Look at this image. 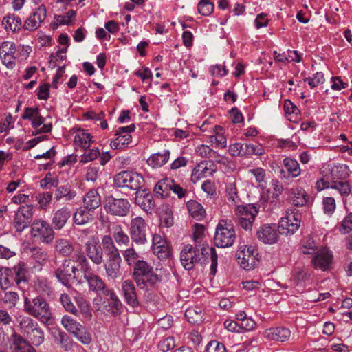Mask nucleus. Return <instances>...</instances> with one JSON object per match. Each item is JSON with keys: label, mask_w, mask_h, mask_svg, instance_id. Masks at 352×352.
<instances>
[{"label": "nucleus", "mask_w": 352, "mask_h": 352, "mask_svg": "<svg viewBox=\"0 0 352 352\" xmlns=\"http://www.w3.org/2000/svg\"><path fill=\"white\" fill-rule=\"evenodd\" d=\"M24 311L43 323H50L52 320V313L50 305L41 296L32 300L24 299Z\"/></svg>", "instance_id": "obj_1"}, {"label": "nucleus", "mask_w": 352, "mask_h": 352, "mask_svg": "<svg viewBox=\"0 0 352 352\" xmlns=\"http://www.w3.org/2000/svg\"><path fill=\"white\" fill-rule=\"evenodd\" d=\"M133 277L141 289L154 285L160 281L158 276L153 272V267L144 260L138 261L134 265Z\"/></svg>", "instance_id": "obj_2"}, {"label": "nucleus", "mask_w": 352, "mask_h": 352, "mask_svg": "<svg viewBox=\"0 0 352 352\" xmlns=\"http://www.w3.org/2000/svg\"><path fill=\"white\" fill-rule=\"evenodd\" d=\"M235 239V230L231 221L228 219H220L215 230V245L219 248H228L234 244Z\"/></svg>", "instance_id": "obj_3"}, {"label": "nucleus", "mask_w": 352, "mask_h": 352, "mask_svg": "<svg viewBox=\"0 0 352 352\" xmlns=\"http://www.w3.org/2000/svg\"><path fill=\"white\" fill-rule=\"evenodd\" d=\"M76 261L80 263L84 272V278L87 281L89 289L96 293L102 292L104 294L106 291H111L106 287L102 279L98 275L92 273L89 266V262L82 254H78Z\"/></svg>", "instance_id": "obj_4"}, {"label": "nucleus", "mask_w": 352, "mask_h": 352, "mask_svg": "<svg viewBox=\"0 0 352 352\" xmlns=\"http://www.w3.org/2000/svg\"><path fill=\"white\" fill-rule=\"evenodd\" d=\"M301 214L296 209L291 208L285 211L279 221L278 228L281 234L291 236L298 230L301 223Z\"/></svg>", "instance_id": "obj_5"}, {"label": "nucleus", "mask_w": 352, "mask_h": 352, "mask_svg": "<svg viewBox=\"0 0 352 352\" xmlns=\"http://www.w3.org/2000/svg\"><path fill=\"white\" fill-rule=\"evenodd\" d=\"M144 179L138 173L131 171H122L114 176L113 185L117 188H127L138 190L143 185Z\"/></svg>", "instance_id": "obj_6"}, {"label": "nucleus", "mask_w": 352, "mask_h": 352, "mask_svg": "<svg viewBox=\"0 0 352 352\" xmlns=\"http://www.w3.org/2000/svg\"><path fill=\"white\" fill-rule=\"evenodd\" d=\"M233 210L239 225L245 230H250L258 212V208L253 205H236Z\"/></svg>", "instance_id": "obj_7"}, {"label": "nucleus", "mask_w": 352, "mask_h": 352, "mask_svg": "<svg viewBox=\"0 0 352 352\" xmlns=\"http://www.w3.org/2000/svg\"><path fill=\"white\" fill-rule=\"evenodd\" d=\"M34 215V206L32 204L21 206L15 211L12 225L15 230L22 232L32 221Z\"/></svg>", "instance_id": "obj_8"}, {"label": "nucleus", "mask_w": 352, "mask_h": 352, "mask_svg": "<svg viewBox=\"0 0 352 352\" xmlns=\"http://www.w3.org/2000/svg\"><path fill=\"white\" fill-rule=\"evenodd\" d=\"M1 45L0 47V58L2 63L8 69H12L15 66V60L21 56L26 57L24 51V45Z\"/></svg>", "instance_id": "obj_9"}, {"label": "nucleus", "mask_w": 352, "mask_h": 352, "mask_svg": "<svg viewBox=\"0 0 352 352\" xmlns=\"http://www.w3.org/2000/svg\"><path fill=\"white\" fill-rule=\"evenodd\" d=\"M31 235L34 239H39L42 242L50 243L54 238V232L48 222L36 219L31 225Z\"/></svg>", "instance_id": "obj_10"}, {"label": "nucleus", "mask_w": 352, "mask_h": 352, "mask_svg": "<svg viewBox=\"0 0 352 352\" xmlns=\"http://www.w3.org/2000/svg\"><path fill=\"white\" fill-rule=\"evenodd\" d=\"M130 203L126 199L108 198L104 204V208L107 213L118 217H125L130 211Z\"/></svg>", "instance_id": "obj_11"}, {"label": "nucleus", "mask_w": 352, "mask_h": 352, "mask_svg": "<svg viewBox=\"0 0 352 352\" xmlns=\"http://www.w3.org/2000/svg\"><path fill=\"white\" fill-rule=\"evenodd\" d=\"M205 249L201 248V251L195 248L192 245H186L180 254V261L183 267L190 270L194 267L195 263L201 261V256L204 255Z\"/></svg>", "instance_id": "obj_12"}, {"label": "nucleus", "mask_w": 352, "mask_h": 352, "mask_svg": "<svg viewBox=\"0 0 352 352\" xmlns=\"http://www.w3.org/2000/svg\"><path fill=\"white\" fill-rule=\"evenodd\" d=\"M147 225L144 219L140 217L133 218L131 221L129 233L133 242L143 245L146 242Z\"/></svg>", "instance_id": "obj_13"}, {"label": "nucleus", "mask_w": 352, "mask_h": 352, "mask_svg": "<svg viewBox=\"0 0 352 352\" xmlns=\"http://www.w3.org/2000/svg\"><path fill=\"white\" fill-rule=\"evenodd\" d=\"M254 248L246 245H240L236 256L240 266L246 270L253 269L257 265Z\"/></svg>", "instance_id": "obj_14"}, {"label": "nucleus", "mask_w": 352, "mask_h": 352, "mask_svg": "<svg viewBox=\"0 0 352 352\" xmlns=\"http://www.w3.org/2000/svg\"><path fill=\"white\" fill-rule=\"evenodd\" d=\"M135 125L131 124L116 129L115 133L116 138L111 141V148L113 149H122L128 146L132 141L131 133L135 131Z\"/></svg>", "instance_id": "obj_15"}, {"label": "nucleus", "mask_w": 352, "mask_h": 352, "mask_svg": "<svg viewBox=\"0 0 352 352\" xmlns=\"http://www.w3.org/2000/svg\"><path fill=\"white\" fill-rule=\"evenodd\" d=\"M279 233L276 224H264L258 229L256 236L263 243L272 245L278 242Z\"/></svg>", "instance_id": "obj_16"}, {"label": "nucleus", "mask_w": 352, "mask_h": 352, "mask_svg": "<svg viewBox=\"0 0 352 352\" xmlns=\"http://www.w3.org/2000/svg\"><path fill=\"white\" fill-rule=\"evenodd\" d=\"M333 255L327 247H322L314 254L311 263L315 268L327 270L333 262Z\"/></svg>", "instance_id": "obj_17"}, {"label": "nucleus", "mask_w": 352, "mask_h": 352, "mask_svg": "<svg viewBox=\"0 0 352 352\" xmlns=\"http://www.w3.org/2000/svg\"><path fill=\"white\" fill-rule=\"evenodd\" d=\"M216 171L214 164L210 161H202L197 164L191 173V181L197 183L203 178L210 177Z\"/></svg>", "instance_id": "obj_18"}, {"label": "nucleus", "mask_w": 352, "mask_h": 352, "mask_svg": "<svg viewBox=\"0 0 352 352\" xmlns=\"http://www.w3.org/2000/svg\"><path fill=\"white\" fill-rule=\"evenodd\" d=\"M289 201L294 206L302 207L309 201V196L306 190L300 186H294L287 190Z\"/></svg>", "instance_id": "obj_19"}, {"label": "nucleus", "mask_w": 352, "mask_h": 352, "mask_svg": "<svg viewBox=\"0 0 352 352\" xmlns=\"http://www.w3.org/2000/svg\"><path fill=\"white\" fill-rule=\"evenodd\" d=\"M85 251L95 264L99 265L102 262V250L97 238L93 236L89 239L85 243Z\"/></svg>", "instance_id": "obj_20"}, {"label": "nucleus", "mask_w": 352, "mask_h": 352, "mask_svg": "<svg viewBox=\"0 0 352 352\" xmlns=\"http://www.w3.org/2000/svg\"><path fill=\"white\" fill-rule=\"evenodd\" d=\"M46 12L45 6L43 4L39 6L25 21V29L31 31L36 30L45 20Z\"/></svg>", "instance_id": "obj_21"}, {"label": "nucleus", "mask_w": 352, "mask_h": 352, "mask_svg": "<svg viewBox=\"0 0 352 352\" xmlns=\"http://www.w3.org/2000/svg\"><path fill=\"white\" fill-rule=\"evenodd\" d=\"M104 267L107 276L111 278H117L120 275V264L122 258L120 254L108 256Z\"/></svg>", "instance_id": "obj_22"}, {"label": "nucleus", "mask_w": 352, "mask_h": 352, "mask_svg": "<svg viewBox=\"0 0 352 352\" xmlns=\"http://www.w3.org/2000/svg\"><path fill=\"white\" fill-rule=\"evenodd\" d=\"M122 290L124 300L129 305L135 307L139 305L135 287L131 280H124L122 285Z\"/></svg>", "instance_id": "obj_23"}, {"label": "nucleus", "mask_w": 352, "mask_h": 352, "mask_svg": "<svg viewBox=\"0 0 352 352\" xmlns=\"http://www.w3.org/2000/svg\"><path fill=\"white\" fill-rule=\"evenodd\" d=\"M77 268L74 265L69 266L64 263L55 272V276L57 279L65 286H67L70 279L76 278V272Z\"/></svg>", "instance_id": "obj_24"}, {"label": "nucleus", "mask_w": 352, "mask_h": 352, "mask_svg": "<svg viewBox=\"0 0 352 352\" xmlns=\"http://www.w3.org/2000/svg\"><path fill=\"white\" fill-rule=\"evenodd\" d=\"M283 165L287 170L288 175H287L285 170H280V177L282 179H287L288 177L292 178L297 177L301 173V169L298 162L292 158L286 157L283 160Z\"/></svg>", "instance_id": "obj_25"}, {"label": "nucleus", "mask_w": 352, "mask_h": 352, "mask_svg": "<svg viewBox=\"0 0 352 352\" xmlns=\"http://www.w3.org/2000/svg\"><path fill=\"white\" fill-rule=\"evenodd\" d=\"M71 214L72 212L70 209L66 206H63V208L57 210L54 213L52 221L54 228L55 230L62 229L70 218Z\"/></svg>", "instance_id": "obj_26"}, {"label": "nucleus", "mask_w": 352, "mask_h": 352, "mask_svg": "<svg viewBox=\"0 0 352 352\" xmlns=\"http://www.w3.org/2000/svg\"><path fill=\"white\" fill-rule=\"evenodd\" d=\"M10 348L12 352H36L23 338L16 333L12 336Z\"/></svg>", "instance_id": "obj_27"}, {"label": "nucleus", "mask_w": 352, "mask_h": 352, "mask_svg": "<svg viewBox=\"0 0 352 352\" xmlns=\"http://www.w3.org/2000/svg\"><path fill=\"white\" fill-rule=\"evenodd\" d=\"M74 142L75 146L87 149L94 142V137L86 130L78 129L75 131Z\"/></svg>", "instance_id": "obj_28"}, {"label": "nucleus", "mask_w": 352, "mask_h": 352, "mask_svg": "<svg viewBox=\"0 0 352 352\" xmlns=\"http://www.w3.org/2000/svg\"><path fill=\"white\" fill-rule=\"evenodd\" d=\"M104 295L109 296L108 303L105 305V311L111 315L116 316L120 312L122 303L113 290L106 291Z\"/></svg>", "instance_id": "obj_29"}, {"label": "nucleus", "mask_w": 352, "mask_h": 352, "mask_svg": "<svg viewBox=\"0 0 352 352\" xmlns=\"http://www.w3.org/2000/svg\"><path fill=\"white\" fill-rule=\"evenodd\" d=\"M265 337L270 340L285 342L291 336V331L285 327L271 328L265 331Z\"/></svg>", "instance_id": "obj_30"}, {"label": "nucleus", "mask_w": 352, "mask_h": 352, "mask_svg": "<svg viewBox=\"0 0 352 352\" xmlns=\"http://www.w3.org/2000/svg\"><path fill=\"white\" fill-rule=\"evenodd\" d=\"M328 176L331 181L336 182L344 180L348 176V166L346 164H331L329 165Z\"/></svg>", "instance_id": "obj_31"}, {"label": "nucleus", "mask_w": 352, "mask_h": 352, "mask_svg": "<svg viewBox=\"0 0 352 352\" xmlns=\"http://www.w3.org/2000/svg\"><path fill=\"white\" fill-rule=\"evenodd\" d=\"M185 316L189 322L200 324L204 319V310L202 307L192 306L186 310Z\"/></svg>", "instance_id": "obj_32"}, {"label": "nucleus", "mask_w": 352, "mask_h": 352, "mask_svg": "<svg viewBox=\"0 0 352 352\" xmlns=\"http://www.w3.org/2000/svg\"><path fill=\"white\" fill-rule=\"evenodd\" d=\"M101 204V197L96 190H91L84 197L83 206L85 208L94 211Z\"/></svg>", "instance_id": "obj_33"}, {"label": "nucleus", "mask_w": 352, "mask_h": 352, "mask_svg": "<svg viewBox=\"0 0 352 352\" xmlns=\"http://www.w3.org/2000/svg\"><path fill=\"white\" fill-rule=\"evenodd\" d=\"M190 215L197 221L203 220L206 216L204 206L197 201L190 200L186 204Z\"/></svg>", "instance_id": "obj_34"}, {"label": "nucleus", "mask_w": 352, "mask_h": 352, "mask_svg": "<svg viewBox=\"0 0 352 352\" xmlns=\"http://www.w3.org/2000/svg\"><path fill=\"white\" fill-rule=\"evenodd\" d=\"M170 151L164 150L162 153H157L151 155L146 160V163L152 168H158L164 165L169 160Z\"/></svg>", "instance_id": "obj_35"}, {"label": "nucleus", "mask_w": 352, "mask_h": 352, "mask_svg": "<svg viewBox=\"0 0 352 352\" xmlns=\"http://www.w3.org/2000/svg\"><path fill=\"white\" fill-rule=\"evenodd\" d=\"M76 302L79 309L78 316L84 322L90 321L93 315L89 302L81 297L77 298Z\"/></svg>", "instance_id": "obj_36"}, {"label": "nucleus", "mask_w": 352, "mask_h": 352, "mask_svg": "<svg viewBox=\"0 0 352 352\" xmlns=\"http://www.w3.org/2000/svg\"><path fill=\"white\" fill-rule=\"evenodd\" d=\"M76 196V192L72 188L70 185H64L58 186L55 190L54 199L56 201L64 199L69 201L73 200Z\"/></svg>", "instance_id": "obj_37"}, {"label": "nucleus", "mask_w": 352, "mask_h": 352, "mask_svg": "<svg viewBox=\"0 0 352 352\" xmlns=\"http://www.w3.org/2000/svg\"><path fill=\"white\" fill-rule=\"evenodd\" d=\"M54 248L57 253L63 256H69L74 252L73 243L69 240L63 238L55 241Z\"/></svg>", "instance_id": "obj_38"}, {"label": "nucleus", "mask_w": 352, "mask_h": 352, "mask_svg": "<svg viewBox=\"0 0 352 352\" xmlns=\"http://www.w3.org/2000/svg\"><path fill=\"white\" fill-rule=\"evenodd\" d=\"M93 211L87 208L76 209L74 215V221L77 225H85L94 219Z\"/></svg>", "instance_id": "obj_39"}, {"label": "nucleus", "mask_w": 352, "mask_h": 352, "mask_svg": "<svg viewBox=\"0 0 352 352\" xmlns=\"http://www.w3.org/2000/svg\"><path fill=\"white\" fill-rule=\"evenodd\" d=\"M2 25L7 31L12 32L19 30L21 26V20L14 14H8L2 20Z\"/></svg>", "instance_id": "obj_40"}, {"label": "nucleus", "mask_w": 352, "mask_h": 352, "mask_svg": "<svg viewBox=\"0 0 352 352\" xmlns=\"http://www.w3.org/2000/svg\"><path fill=\"white\" fill-rule=\"evenodd\" d=\"M172 179L169 178H165L159 181L155 188L154 192L158 197L164 198L168 196L169 191H170Z\"/></svg>", "instance_id": "obj_41"}, {"label": "nucleus", "mask_w": 352, "mask_h": 352, "mask_svg": "<svg viewBox=\"0 0 352 352\" xmlns=\"http://www.w3.org/2000/svg\"><path fill=\"white\" fill-rule=\"evenodd\" d=\"M226 196L228 201L234 207L240 205L241 199L238 195V190L235 182H230L226 186Z\"/></svg>", "instance_id": "obj_42"}, {"label": "nucleus", "mask_w": 352, "mask_h": 352, "mask_svg": "<svg viewBox=\"0 0 352 352\" xmlns=\"http://www.w3.org/2000/svg\"><path fill=\"white\" fill-rule=\"evenodd\" d=\"M76 11L70 10L66 12L65 15H57L54 17V22L52 23L53 28H57L61 25H70L75 19Z\"/></svg>", "instance_id": "obj_43"}, {"label": "nucleus", "mask_w": 352, "mask_h": 352, "mask_svg": "<svg viewBox=\"0 0 352 352\" xmlns=\"http://www.w3.org/2000/svg\"><path fill=\"white\" fill-rule=\"evenodd\" d=\"M32 128L36 129L38 133H49L52 129V124L51 122L46 123V118L43 117L41 113L32 122Z\"/></svg>", "instance_id": "obj_44"}, {"label": "nucleus", "mask_w": 352, "mask_h": 352, "mask_svg": "<svg viewBox=\"0 0 352 352\" xmlns=\"http://www.w3.org/2000/svg\"><path fill=\"white\" fill-rule=\"evenodd\" d=\"M215 134L211 135L210 139V142L215 144L216 146L224 148L227 146V140L223 135V129L219 126H214Z\"/></svg>", "instance_id": "obj_45"}, {"label": "nucleus", "mask_w": 352, "mask_h": 352, "mask_svg": "<svg viewBox=\"0 0 352 352\" xmlns=\"http://www.w3.org/2000/svg\"><path fill=\"white\" fill-rule=\"evenodd\" d=\"M61 324L69 333L73 334L78 328L81 327V324L74 319L72 316L64 315L61 319Z\"/></svg>", "instance_id": "obj_46"}, {"label": "nucleus", "mask_w": 352, "mask_h": 352, "mask_svg": "<svg viewBox=\"0 0 352 352\" xmlns=\"http://www.w3.org/2000/svg\"><path fill=\"white\" fill-rule=\"evenodd\" d=\"M27 338L31 340L33 344L40 345L45 340L44 332L38 324L36 327L33 328L28 334H25Z\"/></svg>", "instance_id": "obj_47"}, {"label": "nucleus", "mask_w": 352, "mask_h": 352, "mask_svg": "<svg viewBox=\"0 0 352 352\" xmlns=\"http://www.w3.org/2000/svg\"><path fill=\"white\" fill-rule=\"evenodd\" d=\"M113 236L116 242L120 246H126L130 243L129 236L125 233L120 226L114 227Z\"/></svg>", "instance_id": "obj_48"}, {"label": "nucleus", "mask_w": 352, "mask_h": 352, "mask_svg": "<svg viewBox=\"0 0 352 352\" xmlns=\"http://www.w3.org/2000/svg\"><path fill=\"white\" fill-rule=\"evenodd\" d=\"M19 322V327L25 335L28 334L38 324L37 322L28 316H21Z\"/></svg>", "instance_id": "obj_49"}, {"label": "nucleus", "mask_w": 352, "mask_h": 352, "mask_svg": "<svg viewBox=\"0 0 352 352\" xmlns=\"http://www.w3.org/2000/svg\"><path fill=\"white\" fill-rule=\"evenodd\" d=\"M122 256L129 265H135L139 259L140 254L136 252L133 247H129L122 252Z\"/></svg>", "instance_id": "obj_50"}, {"label": "nucleus", "mask_w": 352, "mask_h": 352, "mask_svg": "<svg viewBox=\"0 0 352 352\" xmlns=\"http://www.w3.org/2000/svg\"><path fill=\"white\" fill-rule=\"evenodd\" d=\"M304 81L308 84L311 89H314L322 85L325 82V78L322 72H317L311 76L305 78Z\"/></svg>", "instance_id": "obj_51"}, {"label": "nucleus", "mask_w": 352, "mask_h": 352, "mask_svg": "<svg viewBox=\"0 0 352 352\" xmlns=\"http://www.w3.org/2000/svg\"><path fill=\"white\" fill-rule=\"evenodd\" d=\"M331 188L337 190L342 197L347 196L351 192V187L349 184L344 181L332 182Z\"/></svg>", "instance_id": "obj_52"}, {"label": "nucleus", "mask_w": 352, "mask_h": 352, "mask_svg": "<svg viewBox=\"0 0 352 352\" xmlns=\"http://www.w3.org/2000/svg\"><path fill=\"white\" fill-rule=\"evenodd\" d=\"M72 335L83 344H89L91 342L92 338L90 333L82 325Z\"/></svg>", "instance_id": "obj_53"}, {"label": "nucleus", "mask_w": 352, "mask_h": 352, "mask_svg": "<svg viewBox=\"0 0 352 352\" xmlns=\"http://www.w3.org/2000/svg\"><path fill=\"white\" fill-rule=\"evenodd\" d=\"M300 251L303 254H314L317 252L315 241L311 237L305 238L300 246Z\"/></svg>", "instance_id": "obj_54"}, {"label": "nucleus", "mask_w": 352, "mask_h": 352, "mask_svg": "<svg viewBox=\"0 0 352 352\" xmlns=\"http://www.w3.org/2000/svg\"><path fill=\"white\" fill-rule=\"evenodd\" d=\"M337 228L340 233L342 234L351 232L352 231V212L347 214L342 221L338 224Z\"/></svg>", "instance_id": "obj_55"}, {"label": "nucleus", "mask_w": 352, "mask_h": 352, "mask_svg": "<svg viewBox=\"0 0 352 352\" xmlns=\"http://www.w3.org/2000/svg\"><path fill=\"white\" fill-rule=\"evenodd\" d=\"M245 156L254 155L261 157L265 154V150L261 144H245Z\"/></svg>", "instance_id": "obj_56"}, {"label": "nucleus", "mask_w": 352, "mask_h": 352, "mask_svg": "<svg viewBox=\"0 0 352 352\" xmlns=\"http://www.w3.org/2000/svg\"><path fill=\"white\" fill-rule=\"evenodd\" d=\"M102 244L107 252L108 256L120 254L118 249L115 246L112 238L109 235L103 236Z\"/></svg>", "instance_id": "obj_57"}, {"label": "nucleus", "mask_w": 352, "mask_h": 352, "mask_svg": "<svg viewBox=\"0 0 352 352\" xmlns=\"http://www.w3.org/2000/svg\"><path fill=\"white\" fill-rule=\"evenodd\" d=\"M197 155L205 158L215 157L217 155L216 151H213L209 146L200 144L195 148Z\"/></svg>", "instance_id": "obj_58"}, {"label": "nucleus", "mask_w": 352, "mask_h": 352, "mask_svg": "<svg viewBox=\"0 0 352 352\" xmlns=\"http://www.w3.org/2000/svg\"><path fill=\"white\" fill-rule=\"evenodd\" d=\"M36 289L40 295L50 296L53 292L50 284L44 279H39L36 283Z\"/></svg>", "instance_id": "obj_59"}, {"label": "nucleus", "mask_w": 352, "mask_h": 352, "mask_svg": "<svg viewBox=\"0 0 352 352\" xmlns=\"http://www.w3.org/2000/svg\"><path fill=\"white\" fill-rule=\"evenodd\" d=\"M60 301L66 311L78 316V310L73 304L69 296L66 294H62L60 296Z\"/></svg>", "instance_id": "obj_60"}, {"label": "nucleus", "mask_w": 352, "mask_h": 352, "mask_svg": "<svg viewBox=\"0 0 352 352\" xmlns=\"http://www.w3.org/2000/svg\"><path fill=\"white\" fill-rule=\"evenodd\" d=\"M20 300L19 294L15 292H7L3 298V302L9 309L14 307Z\"/></svg>", "instance_id": "obj_61"}, {"label": "nucleus", "mask_w": 352, "mask_h": 352, "mask_svg": "<svg viewBox=\"0 0 352 352\" xmlns=\"http://www.w3.org/2000/svg\"><path fill=\"white\" fill-rule=\"evenodd\" d=\"M13 279L12 270L5 267L0 270V285L1 287L7 288Z\"/></svg>", "instance_id": "obj_62"}, {"label": "nucleus", "mask_w": 352, "mask_h": 352, "mask_svg": "<svg viewBox=\"0 0 352 352\" xmlns=\"http://www.w3.org/2000/svg\"><path fill=\"white\" fill-rule=\"evenodd\" d=\"M152 251L160 259H166L170 256V248L167 242L164 244L157 245L152 249Z\"/></svg>", "instance_id": "obj_63"}, {"label": "nucleus", "mask_w": 352, "mask_h": 352, "mask_svg": "<svg viewBox=\"0 0 352 352\" xmlns=\"http://www.w3.org/2000/svg\"><path fill=\"white\" fill-rule=\"evenodd\" d=\"M213 8L214 6L210 0H201L197 6L198 12L204 16L210 15Z\"/></svg>", "instance_id": "obj_64"}]
</instances>
